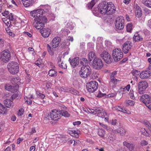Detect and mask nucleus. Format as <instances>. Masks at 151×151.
<instances>
[{
    "instance_id": "obj_1",
    "label": "nucleus",
    "mask_w": 151,
    "mask_h": 151,
    "mask_svg": "<svg viewBox=\"0 0 151 151\" xmlns=\"http://www.w3.org/2000/svg\"><path fill=\"white\" fill-rule=\"evenodd\" d=\"M60 40L61 39L60 37H56L53 39L51 43V45L52 47H51L49 44L47 45V50L50 55H54V50L53 48H56L58 46Z\"/></svg>"
},
{
    "instance_id": "obj_2",
    "label": "nucleus",
    "mask_w": 151,
    "mask_h": 151,
    "mask_svg": "<svg viewBox=\"0 0 151 151\" xmlns=\"http://www.w3.org/2000/svg\"><path fill=\"white\" fill-rule=\"evenodd\" d=\"M47 21V17L43 16L42 19L35 18L34 19L33 25L37 29H42L44 27L45 23Z\"/></svg>"
},
{
    "instance_id": "obj_3",
    "label": "nucleus",
    "mask_w": 151,
    "mask_h": 151,
    "mask_svg": "<svg viewBox=\"0 0 151 151\" xmlns=\"http://www.w3.org/2000/svg\"><path fill=\"white\" fill-rule=\"evenodd\" d=\"M19 67L18 63L14 62L11 61L7 65V68L9 71L12 74H15L19 71Z\"/></svg>"
},
{
    "instance_id": "obj_4",
    "label": "nucleus",
    "mask_w": 151,
    "mask_h": 151,
    "mask_svg": "<svg viewBox=\"0 0 151 151\" xmlns=\"http://www.w3.org/2000/svg\"><path fill=\"white\" fill-rule=\"evenodd\" d=\"M91 73V68L89 65L82 66L79 72L80 76L84 78L89 76Z\"/></svg>"
},
{
    "instance_id": "obj_5",
    "label": "nucleus",
    "mask_w": 151,
    "mask_h": 151,
    "mask_svg": "<svg viewBox=\"0 0 151 151\" xmlns=\"http://www.w3.org/2000/svg\"><path fill=\"white\" fill-rule=\"evenodd\" d=\"M11 58V54L9 51L4 50L0 54V60L4 63L8 62Z\"/></svg>"
},
{
    "instance_id": "obj_6",
    "label": "nucleus",
    "mask_w": 151,
    "mask_h": 151,
    "mask_svg": "<svg viewBox=\"0 0 151 151\" xmlns=\"http://www.w3.org/2000/svg\"><path fill=\"white\" fill-rule=\"evenodd\" d=\"M112 55L114 59L116 62L119 61L123 56L122 50L119 48L114 50L113 51Z\"/></svg>"
},
{
    "instance_id": "obj_7",
    "label": "nucleus",
    "mask_w": 151,
    "mask_h": 151,
    "mask_svg": "<svg viewBox=\"0 0 151 151\" xmlns=\"http://www.w3.org/2000/svg\"><path fill=\"white\" fill-rule=\"evenodd\" d=\"M115 22V27L116 29L119 30L123 29L124 26V17L122 16L118 17Z\"/></svg>"
},
{
    "instance_id": "obj_8",
    "label": "nucleus",
    "mask_w": 151,
    "mask_h": 151,
    "mask_svg": "<svg viewBox=\"0 0 151 151\" xmlns=\"http://www.w3.org/2000/svg\"><path fill=\"white\" fill-rule=\"evenodd\" d=\"M94 68L96 70L101 69L103 67L104 64L102 60L99 58H95L93 59L92 63Z\"/></svg>"
},
{
    "instance_id": "obj_9",
    "label": "nucleus",
    "mask_w": 151,
    "mask_h": 151,
    "mask_svg": "<svg viewBox=\"0 0 151 151\" xmlns=\"http://www.w3.org/2000/svg\"><path fill=\"white\" fill-rule=\"evenodd\" d=\"M108 3L103 2L100 3L98 5V9L99 12L101 14H107Z\"/></svg>"
},
{
    "instance_id": "obj_10",
    "label": "nucleus",
    "mask_w": 151,
    "mask_h": 151,
    "mask_svg": "<svg viewBox=\"0 0 151 151\" xmlns=\"http://www.w3.org/2000/svg\"><path fill=\"white\" fill-rule=\"evenodd\" d=\"M86 87L87 90L89 92H93L98 88V85L95 81H92L87 83Z\"/></svg>"
},
{
    "instance_id": "obj_11",
    "label": "nucleus",
    "mask_w": 151,
    "mask_h": 151,
    "mask_svg": "<svg viewBox=\"0 0 151 151\" xmlns=\"http://www.w3.org/2000/svg\"><path fill=\"white\" fill-rule=\"evenodd\" d=\"M45 12V10L42 9H39L31 11L30 14L31 16L35 18L42 19L43 16L42 15Z\"/></svg>"
},
{
    "instance_id": "obj_12",
    "label": "nucleus",
    "mask_w": 151,
    "mask_h": 151,
    "mask_svg": "<svg viewBox=\"0 0 151 151\" xmlns=\"http://www.w3.org/2000/svg\"><path fill=\"white\" fill-rule=\"evenodd\" d=\"M100 57L107 63H110L112 62V59L111 56L108 52L106 51H103L100 54Z\"/></svg>"
},
{
    "instance_id": "obj_13",
    "label": "nucleus",
    "mask_w": 151,
    "mask_h": 151,
    "mask_svg": "<svg viewBox=\"0 0 151 151\" xmlns=\"http://www.w3.org/2000/svg\"><path fill=\"white\" fill-rule=\"evenodd\" d=\"M60 112L56 110H54L50 113V119L54 121H57L60 118Z\"/></svg>"
},
{
    "instance_id": "obj_14",
    "label": "nucleus",
    "mask_w": 151,
    "mask_h": 151,
    "mask_svg": "<svg viewBox=\"0 0 151 151\" xmlns=\"http://www.w3.org/2000/svg\"><path fill=\"white\" fill-rule=\"evenodd\" d=\"M130 41H127L125 42L122 45V50L125 53H127L131 49L132 45Z\"/></svg>"
},
{
    "instance_id": "obj_15",
    "label": "nucleus",
    "mask_w": 151,
    "mask_h": 151,
    "mask_svg": "<svg viewBox=\"0 0 151 151\" xmlns=\"http://www.w3.org/2000/svg\"><path fill=\"white\" fill-rule=\"evenodd\" d=\"M140 100L145 104H148L151 102L150 96L147 94L142 95L141 96Z\"/></svg>"
},
{
    "instance_id": "obj_16",
    "label": "nucleus",
    "mask_w": 151,
    "mask_h": 151,
    "mask_svg": "<svg viewBox=\"0 0 151 151\" xmlns=\"http://www.w3.org/2000/svg\"><path fill=\"white\" fill-rule=\"evenodd\" d=\"M107 14L111 15L113 14L116 11V8L114 5L111 2V4L108 3Z\"/></svg>"
},
{
    "instance_id": "obj_17",
    "label": "nucleus",
    "mask_w": 151,
    "mask_h": 151,
    "mask_svg": "<svg viewBox=\"0 0 151 151\" xmlns=\"http://www.w3.org/2000/svg\"><path fill=\"white\" fill-rule=\"evenodd\" d=\"M69 61L71 66L74 68L79 64V58L78 57H75L72 59L70 58H69Z\"/></svg>"
},
{
    "instance_id": "obj_18",
    "label": "nucleus",
    "mask_w": 151,
    "mask_h": 151,
    "mask_svg": "<svg viewBox=\"0 0 151 151\" xmlns=\"http://www.w3.org/2000/svg\"><path fill=\"white\" fill-rule=\"evenodd\" d=\"M50 29L48 28H45L43 29H41L40 30V32L44 37H48L50 34L51 33Z\"/></svg>"
},
{
    "instance_id": "obj_19",
    "label": "nucleus",
    "mask_w": 151,
    "mask_h": 151,
    "mask_svg": "<svg viewBox=\"0 0 151 151\" xmlns=\"http://www.w3.org/2000/svg\"><path fill=\"white\" fill-rule=\"evenodd\" d=\"M60 90L64 92H70L74 94L76 93V91L73 88H68L65 87H61L60 88Z\"/></svg>"
},
{
    "instance_id": "obj_20",
    "label": "nucleus",
    "mask_w": 151,
    "mask_h": 151,
    "mask_svg": "<svg viewBox=\"0 0 151 151\" xmlns=\"http://www.w3.org/2000/svg\"><path fill=\"white\" fill-rule=\"evenodd\" d=\"M151 73L149 70H146L142 71L140 73L139 76L142 79L147 78L150 76Z\"/></svg>"
},
{
    "instance_id": "obj_21",
    "label": "nucleus",
    "mask_w": 151,
    "mask_h": 151,
    "mask_svg": "<svg viewBox=\"0 0 151 151\" xmlns=\"http://www.w3.org/2000/svg\"><path fill=\"white\" fill-rule=\"evenodd\" d=\"M143 40L142 37L138 33V32H136L133 37V41L135 42L141 41Z\"/></svg>"
},
{
    "instance_id": "obj_22",
    "label": "nucleus",
    "mask_w": 151,
    "mask_h": 151,
    "mask_svg": "<svg viewBox=\"0 0 151 151\" xmlns=\"http://www.w3.org/2000/svg\"><path fill=\"white\" fill-rule=\"evenodd\" d=\"M124 146L126 147L130 151H134V145L132 143H129L126 141L123 142Z\"/></svg>"
},
{
    "instance_id": "obj_23",
    "label": "nucleus",
    "mask_w": 151,
    "mask_h": 151,
    "mask_svg": "<svg viewBox=\"0 0 151 151\" xmlns=\"http://www.w3.org/2000/svg\"><path fill=\"white\" fill-rule=\"evenodd\" d=\"M5 89L12 93L17 92L18 90L16 89L14 86H12L9 85H6L5 86Z\"/></svg>"
},
{
    "instance_id": "obj_24",
    "label": "nucleus",
    "mask_w": 151,
    "mask_h": 151,
    "mask_svg": "<svg viewBox=\"0 0 151 151\" xmlns=\"http://www.w3.org/2000/svg\"><path fill=\"white\" fill-rule=\"evenodd\" d=\"M4 105L7 108L13 107L14 106L13 101L10 99H6L4 101Z\"/></svg>"
},
{
    "instance_id": "obj_25",
    "label": "nucleus",
    "mask_w": 151,
    "mask_h": 151,
    "mask_svg": "<svg viewBox=\"0 0 151 151\" xmlns=\"http://www.w3.org/2000/svg\"><path fill=\"white\" fill-rule=\"evenodd\" d=\"M148 86V85L147 82L144 81H140L139 83V87L143 88V89H146Z\"/></svg>"
},
{
    "instance_id": "obj_26",
    "label": "nucleus",
    "mask_w": 151,
    "mask_h": 151,
    "mask_svg": "<svg viewBox=\"0 0 151 151\" xmlns=\"http://www.w3.org/2000/svg\"><path fill=\"white\" fill-rule=\"evenodd\" d=\"M111 81H110V85L113 87L114 88L115 87L117 84V83L119 81L117 80L115 78L113 77H110Z\"/></svg>"
},
{
    "instance_id": "obj_27",
    "label": "nucleus",
    "mask_w": 151,
    "mask_h": 151,
    "mask_svg": "<svg viewBox=\"0 0 151 151\" xmlns=\"http://www.w3.org/2000/svg\"><path fill=\"white\" fill-rule=\"evenodd\" d=\"M23 5L26 7H29L32 5V0H22Z\"/></svg>"
},
{
    "instance_id": "obj_28",
    "label": "nucleus",
    "mask_w": 151,
    "mask_h": 151,
    "mask_svg": "<svg viewBox=\"0 0 151 151\" xmlns=\"http://www.w3.org/2000/svg\"><path fill=\"white\" fill-rule=\"evenodd\" d=\"M126 132V130L122 127L119 128L118 129L114 130V132L115 133H119L122 135L125 134Z\"/></svg>"
},
{
    "instance_id": "obj_29",
    "label": "nucleus",
    "mask_w": 151,
    "mask_h": 151,
    "mask_svg": "<svg viewBox=\"0 0 151 151\" xmlns=\"http://www.w3.org/2000/svg\"><path fill=\"white\" fill-rule=\"evenodd\" d=\"M7 111V109L0 103V114H6Z\"/></svg>"
},
{
    "instance_id": "obj_30",
    "label": "nucleus",
    "mask_w": 151,
    "mask_h": 151,
    "mask_svg": "<svg viewBox=\"0 0 151 151\" xmlns=\"http://www.w3.org/2000/svg\"><path fill=\"white\" fill-rule=\"evenodd\" d=\"M48 75L51 77H55L57 76V72L54 69H52L49 70Z\"/></svg>"
},
{
    "instance_id": "obj_31",
    "label": "nucleus",
    "mask_w": 151,
    "mask_h": 151,
    "mask_svg": "<svg viewBox=\"0 0 151 151\" xmlns=\"http://www.w3.org/2000/svg\"><path fill=\"white\" fill-rule=\"evenodd\" d=\"M88 60L89 61H91L93 58L94 59L95 58H96V56L95 53L93 51L91 52L88 54Z\"/></svg>"
},
{
    "instance_id": "obj_32",
    "label": "nucleus",
    "mask_w": 151,
    "mask_h": 151,
    "mask_svg": "<svg viewBox=\"0 0 151 151\" xmlns=\"http://www.w3.org/2000/svg\"><path fill=\"white\" fill-rule=\"evenodd\" d=\"M88 61L87 59L85 58H83L81 60L80 64L82 66H86L88 65Z\"/></svg>"
},
{
    "instance_id": "obj_33",
    "label": "nucleus",
    "mask_w": 151,
    "mask_h": 151,
    "mask_svg": "<svg viewBox=\"0 0 151 151\" xmlns=\"http://www.w3.org/2000/svg\"><path fill=\"white\" fill-rule=\"evenodd\" d=\"M20 79L19 77L13 78L11 79V82L13 84L16 85L17 83L19 82Z\"/></svg>"
},
{
    "instance_id": "obj_34",
    "label": "nucleus",
    "mask_w": 151,
    "mask_h": 151,
    "mask_svg": "<svg viewBox=\"0 0 151 151\" xmlns=\"http://www.w3.org/2000/svg\"><path fill=\"white\" fill-rule=\"evenodd\" d=\"M142 3L146 6L151 8V0H142Z\"/></svg>"
},
{
    "instance_id": "obj_35",
    "label": "nucleus",
    "mask_w": 151,
    "mask_h": 151,
    "mask_svg": "<svg viewBox=\"0 0 151 151\" xmlns=\"http://www.w3.org/2000/svg\"><path fill=\"white\" fill-rule=\"evenodd\" d=\"M115 108L116 110L121 111L122 112L125 113L127 112V109H126L124 108L121 107L119 106H116Z\"/></svg>"
},
{
    "instance_id": "obj_36",
    "label": "nucleus",
    "mask_w": 151,
    "mask_h": 151,
    "mask_svg": "<svg viewBox=\"0 0 151 151\" xmlns=\"http://www.w3.org/2000/svg\"><path fill=\"white\" fill-rule=\"evenodd\" d=\"M60 113V116L62 115L65 117H68L69 116V114L68 112L65 111L61 110L59 111Z\"/></svg>"
},
{
    "instance_id": "obj_37",
    "label": "nucleus",
    "mask_w": 151,
    "mask_h": 151,
    "mask_svg": "<svg viewBox=\"0 0 151 151\" xmlns=\"http://www.w3.org/2000/svg\"><path fill=\"white\" fill-rule=\"evenodd\" d=\"M136 16L138 17H140L142 15V11L141 9H137L135 11Z\"/></svg>"
},
{
    "instance_id": "obj_38",
    "label": "nucleus",
    "mask_w": 151,
    "mask_h": 151,
    "mask_svg": "<svg viewBox=\"0 0 151 151\" xmlns=\"http://www.w3.org/2000/svg\"><path fill=\"white\" fill-rule=\"evenodd\" d=\"M105 132L104 130L100 129L98 132V134L100 136L103 137L104 136Z\"/></svg>"
},
{
    "instance_id": "obj_39",
    "label": "nucleus",
    "mask_w": 151,
    "mask_h": 151,
    "mask_svg": "<svg viewBox=\"0 0 151 151\" xmlns=\"http://www.w3.org/2000/svg\"><path fill=\"white\" fill-rule=\"evenodd\" d=\"M95 4V0H92L90 2L87 4V6L88 9H91Z\"/></svg>"
},
{
    "instance_id": "obj_40",
    "label": "nucleus",
    "mask_w": 151,
    "mask_h": 151,
    "mask_svg": "<svg viewBox=\"0 0 151 151\" xmlns=\"http://www.w3.org/2000/svg\"><path fill=\"white\" fill-rule=\"evenodd\" d=\"M132 23L128 24L127 25V30L128 32H131L132 28Z\"/></svg>"
},
{
    "instance_id": "obj_41",
    "label": "nucleus",
    "mask_w": 151,
    "mask_h": 151,
    "mask_svg": "<svg viewBox=\"0 0 151 151\" xmlns=\"http://www.w3.org/2000/svg\"><path fill=\"white\" fill-rule=\"evenodd\" d=\"M36 95L37 97L42 99H43L45 97V95L39 92H36Z\"/></svg>"
},
{
    "instance_id": "obj_42",
    "label": "nucleus",
    "mask_w": 151,
    "mask_h": 151,
    "mask_svg": "<svg viewBox=\"0 0 151 151\" xmlns=\"http://www.w3.org/2000/svg\"><path fill=\"white\" fill-rule=\"evenodd\" d=\"M132 73L133 76L135 77L137 76L140 74V71L135 69H133L132 71Z\"/></svg>"
},
{
    "instance_id": "obj_43",
    "label": "nucleus",
    "mask_w": 151,
    "mask_h": 151,
    "mask_svg": "<svg viewBox=\"0 0 151 151\" xmlns=\"http://www.w3.org/2000/svg\"><path fill=\"white\" fill-rule=\"evenodd\" d=\"M106 115V113L105 112V110L103 109L102 111L101 112L100 114H99V115L98 116L99 117L103 118L105 117Z\"/></svg>"
},
{
    "instance_id": "obj_44",
    "label": "nucleus",
    "mask_w": 151,
    "mask_h": 151,
    "mask_svg": "<svg viewBox=\"0 0 151 151\" xmlns=\"http://www.w3.org/2000/svg\"><path fill=\"white\" fill-rule=\"evenodd\" d=\"M43 6V8L45 10V12H49L50 10V7L49 5H46Z\"/></svg>"
},
{
    "instance_id": "obj_45",
    "label": "nucleus",
    "mask_w": 151,
    "mask_h": 151,
    "mask_svg": "<svg viewBox=\"0 0 151 151\" xmlns=\"http://www.w3.org/2000/svg\"><path fill=\"white\" fill-rule=\"evenodd\" d=\"M58 65L61 68L64 69H66L67 67L66 64L63 62H62L60 63H59Z\"/></svg>"
},
{
    "instance_id": "obj_46",
    "label": "nucleus",
    "mask_w": 151,
    "mask_h": 151,
    "mask_svg": "<svg viewBox=\"0 0 151 151\" xmlns=\"http://www.w3.org/2000/svg\"><path fill=\"white\" fill-rule=\"evenodd\" d=\"M5 40L3 38H0V47H3L4 46Z\"/></svg>"
},
{
    "instance_id": "obj_47",
    "label": "nucleus",
    "mask_w": 151,
    "mask_h": 151,
    "mask_svg": "<svg viewBox=\"0 0 151 151\" xmlns=\"http://www.w3.org/2000/svg\"><path fill=\"white\" fill-rule=\"evenodd\" d=\"M102 109L100 108H98L95 109L96 114H97V116H98L99 114H100V113L102 111Z\"/></svg>"
},
{
    "instance_id": "obj_48",
    "label": "nucleus",
    "mask_w": 151,
    "mask_h": 151,
    "mask_svg": "<svg viewBox=\"0 0 151 151\" xmlns=\"http://www.w3.org/2000/svg\"><path fill=\"white\" fill-rule=\"evenodd\" d=\"M42 63V60L41 59V58H39L37 61H36L35 64L37 65V66H38L39 67H40V66H39Z\"/></svg>"
},
{
    "instance_id": "obj_49",
    "label": "nucleus",
    "mask_w": 151,
    "mask_h": 151,
    "mask_svg": "<svg viewBox=\"0 0 151 151\" xmlns=\"http://www.w3.org/2000/svg\"><path fill=\"white\" fill-rule=\"evenodd\" d=\"M106 95V93H102L100 91H99L98 92V94H97V97L99 98H101L104 96Z\"/></svg>"
},
{
    "instance_id": "obj_50",
    "label": "nucleus",
    "mask_w": 151,
    "mask_h": 151,
    "mask_svg": "<svg viewBox=\"0 0 151 151\" xmlns=\"http://www.w3.org/2000/svg\"><path fill=\"white\" fill-rule=\"evenodd\" d=\"M145 89H143V88H140L139 87L138 88V92L139 94H143L145 91Z\"/></svg>"
},
{
    "instance_id": "obj_51",
    "label": "nucleus",
    "mask_w": 151,
    "mask_h": 151,
    "mask_svg": "<svg viewBox=\"0 0 151 151\" xmlns=\"http://www.w3.org/2000/svg\"><path fill=\"white\" fill-rule=\"evenodd\" d=\"M24 112V109H23L21 108L19 111L18 115V116H21L23 114Z\"/></svg>"
},
{
    "instance_id": "obj_52",
    "label": "nucleus",
    "mask_w": 151,
    "mask_h": 151,
    "mask_svg": "<svg viewBox=\"0 0 151 151\" xmlns=\"http://www.w3.org/2000/svg\"><path fill=\"white\" fill-rule=\"evenodd\" d=\"M144 123L147 128L151 125L150 123L147 120L144 121Z\"/></svg>"
},
{
    "instance_id": "obj_53",
    "label": "nucleus",
    "mask_w": 151,
    "mask_h": 151,
    "mask_svg": "<svg viewBox=\"0 0 151 151\" xmlns=\"http://www.w3.org/2000/svg\"><path fill=\"white\" fill-rule=\"evenodd\" d=\"M129 95L130 98L132 99H134V95L133 91V90H130L129 92Z\"/></svg>"
},
{
    "instance_id": "obj_54",
    "label": "nucleus",
    "mask_w": 151,
    "mask_h": 151,
    "mask_svg": "<svg viewBox=\"0 0 151 151\" xmlns=\"http://www.w3.org/2000/svg\"><path fill=\"white\" fill-rule=\"evenodd\" d=\"M116 93L114 92L113 93H111L107 95V97H113L115 96L116 95Z\"/></svg>"
},
{
    "instance_id": "obj_55",
    "label": "nucleus",
    "mask_w": 151,
    "mask_h": 151,
    "mask_svg": "<svg viewBox=\"0 0 151 151\" xmlns=\"http://www.w3.org/2000/svg\"><path fill=\"white\" fill-rule=\"evenodd\" d=\"M9 20L13 21L14 19V15L12 13H10L9 15Z\"/></svg>"
},
{
    "instance_id": "obj_56",
    "label": "nucleus",
    "mask_w": 151,
    "mask_h": 151,
    "mask_svg": "<svg viewBox=\"0 0 151 151\" xmlns=\"http://www.w3.org/2000/svg\"><path fill=\"white\" fill-rule=\"evenodd\" d=\"M148 143L146 141L144 140L142 141L141 142V145L142 146H145L147 145Z\"/></svg>"
},
{
    "instance_id": "obj_57",
    "label": "nucleus",
    "mask_w": 151,
    "mask_h": 151,
    "mask_svg": "<svg viewBox=\"0 0 151 151\" xmlns=\"http://www.w3.org/2000/svg\"><path fill=\"white\" fill-rule=\"evenodd\" d=\"M127 103H128L129 105L131 106L134 105V102L132 100H128L127 101Z\"/></svg>"
},
{
    "instance_id": "obj_58",
    "label": "nucleus",
    "mask_w": 151,
    "mask_h": 151,
    "mask_svg": "<svg viewBox=\"0 0 151 151\" xmlns=\"http://www.w3.org/2000/svg\"><path fill=\"white\" fill-rule=\"evenodd\" d=\"M114 136L112 134H110L108 137V138L110 140L113 141L114 139Z\"/></svg>"
},
{
    "instance_id": "obj_59",
    "label": "nucleus",
    "mask_w": 151,
    "mask_h": 151,
    "mask_svg": "<svg viewBox=\"0 0 151 151\" xmlns=\"http://www.w3.org/2000/svg\"><path fill=\"white\" fill-rule=\"evenodd\" d=\"M100 124L101 125V126L103 128H104L106 129H109V127H108L106 125L104 124H103L101 123H100Z\"/></svg>"
},
{
    "instance_id": "obj_60",
    "label": "nucleus",
    "mask_w": 151,
    "mask_h": 151,
    "mask_svg": "<svg viewBox=\"0 0 151 151\" xmlns=\"http://www.w3.org/2000/svg\"><path fill=\"white\" fill-rule=\"evenodd\" d=\"M18 94L17 93L14 94L11 97L12 100H13L15 98L18 96Z\"/></svg>"
},
{
    "instance_id": "obj_61",
    "label": "nucleus",
    "mask_w": 151,
    "mask_h": 151,
    "mask_svg": "<svg viewBox=\"0 0 151 151\" xmlns=\"http://www.w3.org/2000/svg\"><path fill=\"white\" fill-rule=\"evenodd\" d=\"M5 23L8 27H9L11 25V21L10 20H9V21H7V22H6H6H5Z\"/></svg>"
},
{
    "instance_id": "obj_62",
    "label": "nucleus",
    "mask_w": 151,
    "mask_h": 151,
    "mask_svg": "<svg viewBox=\"0 0 151 151\" xmlns=\"http://www.w3.org/2000/svg\"><path fill=\"white\" fill-rule=\"evenodd\" d=\"M81 122L80 121H78L76 122H74L73 123V124L74 125H79L81 124Z\"/></svg>"
},
{
    "instance_id": "obj_63",
    "label": "nucleus",
    "mask_w": 151,
    "mask_h": 151,
    "mask_svg": "<svg viewBox=\"0 0 151 151\" xmlns=\"http://www.w3.org/2000/svg\"><path fill=\"white\" fill-rule=\"evenodd\" d=\"M117 74V71H114L112 73L110 76V77L115 78V76Z\"/></svg>"
},
{
    "instance_id": "obj_64",
    "label": "nucleus",
    "mask_w": 151,
    "mask_h": 151,
    "mask_svg": "<svg viewBox=\"0 0 151 151\" xmlns=\"http://www.w3.org/2000/svg\"><path fill=\"white\" fill-rule=\"evenodd\" d=\"M9 14V12L7 11H5L4 12L2 13V15L4 16H6L8 15Z\"/></svg>"
}]
</instances>
